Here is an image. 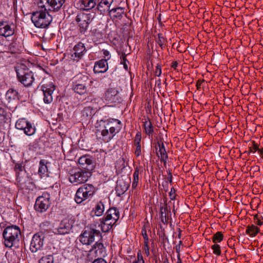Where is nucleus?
Listing matches in <instances>:
<instances>
[{
	"label": "nucleus",
	"mask_w": 263,
	"mask_h": 263,
	"mask_svg": "<svg viewBox=\"0 0 263 263\" xmlns=\"http://www.w3.org/2000/svg\"><path fill=\"white\" fill-rule=\"evenodd\" d=\"M21 235L20 228L16 226L6 227L3 233L4 245L6 247L11 248L19 241Z\"/></svg>",
	"instance_id": "f03ea898"
},
{
	"label": "nucleus",
	"mask_w": 263,
	"mask_h": 263,
	"mask_svg": "<svg viewBox=\"0 0 263 263\" xmlns=\"http://www.w3.org/2000/svg\"><path fill=\"white\" fill-rule=\"evenodd\" d=\"M141 139V135L139 133H137L135 139V145L140 144Z\"/></svg>",
	"instance_id": "49530a36"
},
{
	"label": "nucleus",
	"mask_w": 263,
	"mask_h": 263,
	"mask_svg": "<svg viewBox=\"0 0 263 263\" xmlns=\"http://www.w3.org/2000/svg\"><path fill=\"white\" fill-rule=\"evenodd\" d=\"M143 126L146 134L148 136L152 135L154 132L153 126L149 119L145 120Z\"/></svg>",
	"instance_id": "c756f323"
},
{
	"label": "nucleus",
	"mask_w": 263,
	"mask_h": 263,
	"mask_svg": "<svg viewBox=\"0 0 263 263\" xmlns=\"http://www.w3.org/2000/svg\"><path fill=\"white\" fill-rule=\"evenodd\" d=\"M139 181V171L136 170L133 174V181L132 183V187L135 189Z\"/></svg>",
	"instance_id": "c9c22d12"
},
{
	"label": "nucleus",
	"mask_w": 263,
	"mask_h": 263,
	"mask_svg": "<svg viewBox=\"0 0 263 263\" xmlns=\"http://www.w3.org/2000/svg\"><path fill=\"white\" fill-rule=\"evenodd\" d=\"M223 235L220 232H217L213 236V241L214 243L220 242L223 239Z\"/></svg>",
	"instance_id": "e433bc0d"
},
{
	"label": "nucleus",
	"mask_w": 263,
	"mask_h": 263,
	"mask_svg": "<svg viewBox=\"0 0 263 263\" xmlns=\"http://www.w3.org/2000/svg\"><path fill=\"white\" fill-rule=\"evenodd\" d=\"M98 233V230L88 228L80 235L79 240L83 245H89L94 241L95 237Z\"/></svg>",
	"instance_id": "1a4fd4ad"
},
{
	"label": "nucleus",
	"mask_w": 263,
	"mask_h": 263,
	"mask_svg": "<svg viewBox=\"0 0 263 263\" xmlns=\"http://www.w3.org/2000/svg\"><path fill=\"white\" fill-rule=\"evenodd\" d=\"M102 205L103 206V209H104V204L103 203H102Z\"/></svg>",
	"instance_id": "0e129e2a"
},
{
	"label": "nucleus",
	"mask_w": 263,
	"mask_h": 263,
	"mask_svg": "<svg viewBox=\"0 0 263 263\" xmlns=\"http://www.w3.org/2000/svg\"><path fill=\"white\" fill-rule=\"evenodd\" d=\"M104 210H103L101 212L100 211V213H103Z\"/></svg>",
	"instance_id": "338daca9"
},
{
	"label": "nucleus",
	"mask_w": 263,
	"mask_h": 263,
	"mask_svg": "<svg viewBox=\"0 0 263 263\" xmlns=\"http://www.w3.org/2000/svg\"><path fill=\"white\" fill-rule=\"evenodd\" d=\"M92 263H99V259H96Z\"/></svg>",
	"instance_id": "bf43d9fd"
},
{
	"label": "nucleus",
	"mask_w": 263,
	"mask_h": 263,
	"mask_svg": "<svg viewBox=\"0 0 263 263\" xmlns=\"http://www.w3.org/2000/svg\"><path fill=\"white\" fill-rule=\"evenodd\" d=\"M50 204L49 195L45 194L36 199L34 208L36 211L42 213L45 212L49 208Z\"/></svg>",
	"instance_id": "9b49d317"
},
{
	"label": "nucleus",
	"mask_w": 263,
	"mask_h": 263,
	"mask_svg": "<svg viewBox=\"0 0 263 263\" xmlns=\"http://www.w3.org/2000/svg\"><path fill=\"white\" fill-rule=\"evenodd\" d=\"M96 213H97V212H95L96 215H97V216H99V215H98V214H97Z\"/></svg>",
	"instance_id": "69168bd1"
},
{
	"label": "nucleus",
	"mask_w": 263,
	"mask_h": 263,
	"mask_svg": "<svg viewBox=\"0 0 263 263\" xmlns=\"http://www.w3.org/2000/svg\"><path fill=\"white\" fill-rule=\"evenodd\" d=\"M17 182L20 187L25 190L26 192L29 193L30 191L33 190L34 187V184L26 175H25V176H18Z\"/></svg>",
	"instance_id": "2eb2a0df"
},
{
	"label": "nucleus",
	"mask_w": 263,
	"mask_h": 263,
	"mask_svg": "<svg viewBox=\"0 0 263 263\" xmlns=\"http://www.w3.org/2000/svg\"><path fill=\"white\" fill-rule=\"evenodd\" d=\"M38 173L41 178L48 176V168L44 160L40 161Z\"/></svg>",
	"instance_id": "a878e982"
},
{
	"label": "nucleus",
	"mask_w": 263,
	"mask_h": 263,
	"mask_svg": "<svg viewBox=\"0 0 263 263\" xmlns=\"http://www.w3.org/2000/svg\"><path fill=\"white\" fill-rule=\"evenodd\" d=\"M122 64H123L124 65V68L126 69V70H127L128 69V66H127V65L126 64V62H124V63H122Z\"/></svg>",
	"instance_id": "13d9d810"
},
{
	"label": "nucleus",
	"mask_w": 263,
	"mask_h": 263,
	"mask_svg": "<svg viewBox=\"0 0 263 263\" xmlns=\"http://www.w3.org/2000/svg\"><path fill=\"white\" fill-rule=\"evenodd\" d=\"M73 224V219L72 217H67L62 220L60 226L57 229V233L64 235L68 233L72 228Z\"/></svg>",
	"instance_id": "4468645a"
},
{
	"label": "nucleus",
	"mask_w": 263,
	"mask_h": 263,
	"mask_svg": "<svg viewBox=\"0 0 263 263\" xmlns=\"http://www.w3.org/2000/svg\"><path fill=\"white\" fill-rule=\"evenodd\" d=\"M156 83L158 84V85H159L161 84V80L160 79H158L156 81Z\"/></svg>",
	"instance_id": "052dcab7"
},
{
	"label": "nucleus",
	"mask_w": 263,
	"mask_h": 263,
	"mask_svg": "<svg viewBox=\"0 0 263 263\" xmlns=\"http://www.w3.org/2000/svg\"><path fill=\"white\" fill-rule=\"evenodd\" d=\"M114 124L109 127V132L107 129H102L101 135L103 136V141L108 142L115 136L116 133H119L121 129V122L117 119H112Z\"/></svg>",
	"instance_id": "0eeeda50"
},
{
	"label": "nucleus",
	"mask_w": 263,
	"mask_h": 263,
	"mask_svg": "<svg viewBox=\"0 0 263 263\" xmlns=\"http://www.w3.org/2000/svg\"><path fill=\"white\" fill-rule=\"evenodd\" d=\"M96 191L95 187L91 184H86L80 187L75 195V201L81 203L83 201L92 197Z\"/></svg>",
	"instance_id": "20e7f679"
},
{
	"label": "nucleus",
	"mask_w": 263,
	"mask_h": 263,
	"mask_svg": "<svg viewBox=\"0 0 263 263\" xmlns=\"http://www.w3.org/2000/svg\"><path fill=\"white\" fill-rule=\"evenodd\" d=\"M119 9L121 10V9L120 8H117V9H112L111 10V11H116V10H119Z\"/></svg>",
	"instance_id": "680f3d73"
},
{
	"label": "nucleus",
	"mask_w": 263,
	"mask_h": 263,
	"mask_svg": "<svg viewBox=\"0 0 263 263\" xmlns=\"http://www.w3.org/2000/svg\"><path fill=\"white\" fill-rule=\"evenodd\" d=\"M165 40L164 37L160 35V34L158 35V39L157 40V43L162 48L163 46Z\"/></svg>",
	"instance_id": "a19ab883"
},
{
	"label": "nucleus",
	"mask_w": 263,
	"mask_h": 263,
	"mask_svg": "<svg viewBox=\"0 0 263 263\" xmlns=\"http://www.w3.org/2000/svg\"><path fill=\"white\" fill-rule=\"evenodd\" d=\"M98 68H99V61H96L95 62V66H94V69H93V71H94V72L95 73L99 72V71L97 69Z\"/></svg>",
	"instance_id": "09e8293b"
},
{
	"label": "nucleus",
	"mask_w": 263,
	"mask_h": 263,
	"mask_svg": "<svg viewBox=\"0 0 263 263\" xmlns=\"http://www.w3.org/2000/svg\"><path fill=\"white\" fill-rule=\"evenodd\" d=\"M121 64L123 63H124V62H126V61H127V59L126 58V55L125 53H123L122 55V57L121 58Z\"/></svg>",
	"instance_id": "603ef678"
},
{
	"label": "nucleus",
	"mask_w": 263,
	"mask_h": 263,
	"mask_svg": "<svg viewBox=\"0 0 263 263\" xmlns=\"http://www.w3.org/2000/svg\"><path fill=\"white\" fill-rule=\"evenodd\" d=\"M117 184L116 187V191L118 196L123 194L128 189L129 185L128 182L120 179L117 181Z\"/></svg>",
	"instance_id": "4be33fe9"
},
{
	"label": "nucleus",
	"mask_w": 263,
	"mask_h": 263,
	"mask_svg": "<svg viewBox=\"0 0 263 263\" xmlns=\"http://www.w3.org/2000/svg\"><path fill=\"white\" fill-rule=\"evenodd\" d=\"M79 163L82 165L83 167L86 169L87 171H92L93 165L92 164V160L86 156H82L79 159Z\"/></svg>",
	"instance_id": "5701e85b"
},
{
	"label": "nucleus",
	"mask_w": 263,
	"mask_h": 263,
	"mask_svg": "<svg viewBox=\"0 0 263 263\" xmlns=\"http://www.w3.org/2000/svg\"><path fill=\"white\" fill-rule=\"evenodd\" d=\"M113 0H101L100 2V7L102 9H100L101 13H104L109 11L110 6L112 3Z\"/></svg>",
	"instance_id": "cd10ccee"
},
{
	"label": "nucleus",
	"mask_w": 263,
	"mask_h": 263,
	"mask_svg": "<svg viewBox=\"0 0 263 263\" xmlns=\"http://www.w3.org/2000/svg\"><path fill=\"white\" fill-rule=\"evenodd\" d=\"M259 149L258 148V146L254 143H253V145L250 147V151L252 153H255L256 151H258Z\"/></svg>",
	"instance_id": "de8ad7c7"
},
{
	"label": "nucleus",
	"mask_w": 263,
	"mask_h": 263,
	"mask_svg": "<svg viewBox=\"0 0 263 263\" xmlns=\"http://www.w3.org/2000/svg\"><path fill=\"white\" fill-rule=\"evenodd\" d=\"M14 33V29L7 22H0V35L5 37L11 36Z\"/></svg>",
	"instance_id": "f3484780"
},
{
	"label": "nucleus",
	"mask_w": 263,
	"mask_h": 263,
	"mask_svg": "<svg viewBox=\"0 0 263 263\" xmlns=\"http://www.w3.org/2000/svg\"><path fill=\"white\" fill-rule=\"evenodd\" d=\"M14 170L17 175V179H18V176H22L21 175L23 174L25 175V173L23 171V167L21 164L18 163L16 164Z\"/></svg>",
	"instance_id": "4c0bfd02"
},
{
	"label": "nucleus",
	"mask_w": 263,
	"mask_h": 263,
	"mask_svg": "<svg viewBox=\"0 0 263 263\" xmlns=\"http://www.w3.org/2000/svg\"><path fill=\"white\" fill-rule=\"evenodd\" d=\"M142 235L144 240V243L146 244V247H147V244L148 243V238L146 234L145 230H142Z\"/></svg>",
	"instance_id": "37998d69"
},
{
	"label": "nucleus",
	"mask_w": 263,
	"mask_h": 263,
	"mask_svg": "<svg viewBox=\"0 0 263 263\" xmlns=\"http://www.w3.org/2000/svg\"><path fill=\"white\" fill-rule=\"evenodd\" d=\"M98 242H96L94 246L92 247V249L90 250V252L94 251L95 253H96L97 252V250H96L97 247L98 246Z\"/></svg>",
	"instance_id": "3c124183"
},
{
	"label": "nucleus",
	"mask_w": 263,
	"mask_h": 263,
	"mask_svg": "<svg viewBox=\"0 0 263 263\" xmlns=\"http://www.w3.org/2000/svg\"><path fill=\"white\" fill-rule=\"evenodd\" d=\"M113 119H106L104 118L100 120V126L104 128L103 129H107L109 132V127L111 126L114 124V122L112 121Z\"/></svg>",
	"instance_id": "c85d7f7f"
},
{
	"label": "nucleus",
	"mask_w": 263,
	"mask_h": 263,
	"mask_svg": "<svg viewBox=\"0 0 263 263\" xmlns=\"http://www.w3.org/2000/svg\"><path fill=\"white\" fill-rule=\"evenodd\" d=\"M6 96L8 98L12 99H15L18 98V92L13 89H9L6 93Z\"/></svg>",
	"instance_id": "f704fd0d"
},
{
	"label": "nucleus",
	"mask_w": 263,
	"mask_h": 263,
	"mask_svg": "<svg viewBox=\"0 0 263 263\" xmlns=\"http://www.w3.org/2000/svg\"><path fill=\"white\" fill-rule=\"evenodd\" d=\"M99 209H100V210H101V205H100Z\"/></svg>",
	"instance_id": "774afa93"
},
{
	"label": "nucleus",
	"mask_w": 263,
	"mask_h": 263,
	"mask_svg": "<svg viewBox=\"0 0 263 263\" xmlns=\"http://www.w3.org/2000/svg\"><path fill=\"white\" fill-rule=\"evenodd\" d=\"M262 216L258 215H256L254 216V222L258 226H261L263 222L261 221Z\"/></svg>",
	"instance_id": "ea45409f"
},
{
	"label": "nucleus",
	"mask_w": 263,
	"mask_h": 263,
	"mask_svg": "<svg viewBox=\"0 0 263 263\" xmlns=\"http://www.w3.org/2000/svg\"><path fill=\"white\" fill-rule=\"evenodd\" d=\"M65 0H51L53 11H58L62 7Z\"/></svg>",
	"instance_id": "2f4dec72"
},
{
	"label": "nucleus",
	"mask_w": 263,
	"mask_h": 263,
	"mask_svg": "<svg viewBox=\"0 0 263 263\" xmlns=\"http://www.w3.org/2000/svg\"><path fill=\"white\" fill-rule=\"evenodd\" d=\"M139 263H144V261L143 256L140 252H138L137 254V259L135 260Z\"/></svg>",
	"instance_id": "c03bdc74"
},
{
	"label": "nucleus",
	"mask_w": 263,
	"mask_h": 263,
	"mask_svg": "<svg viewBox=\"0 0 263 263\" xmlns=\"http://www.w3.org/2000/svg\"><path fill=\"white\" fill-rule=\"evenodd\" d=\"M160 218L161 222L164 224L168 222L169 219V215H171V209L168 208L167 204H165L160 208Z\"/></svg>",
	"instance_id": "b1692460"
},
{
	"label": "nucleus",
	"mask_w": 263,
	"mask_h": 263,
	"mask_svg": "<svg viewBox=\"0 0 263 263\" xmlns=\"http://www.w3.org/2000/svg\"><path fill=\"white\" fill-rule=\"evenodd\" d=\"M44 234L40 233H36L33 236L30 247L32 252H36L41 250L44 244Z\"/></svg>",
	"instance_id": "ddd939ff"
},
{
	"label": "nucleus",
	"mask_w": 263,
	"mask_h": 263,
	"mask_svg": "<svg viewBox=\"0 0 263 263\" xmlns=\"http://www.w3.org/2000/svg\"><path fill=\"white\" fill-rule=\"evenodd\" d=\"M73 51V53L71 55V59L77 62L86 51V48L83 43H79L74 46Z\"/></svg>",
	"instance_id": "dca6fc26"
},
{
	"label": "nucleus",
	"mask_w": 263,
	"mask_h": 263,
	"mask_svg": "<svg viewBox=\"0 0 263 263\" xmlns=\"http://www.w3.org/2000/svg\"><path fill=\"white\" fill-rule=\"evenodd\" d=\"M106 255L105 248L101 243H100V263H107V261L102 258L105 257Z\"/></svg>",
	"instance_id": "473e14b6"
},
{
	"label": "nucleus",
	"mask_w": 263,
	"mask_h": 263,
	"mask_svg": "<svg viewBox=\"0 0 263 263\" xmlns=\"http://www.w3.org/2000/svg\"><path fill=\"white\" fill-rule=\"evenodd\" d=\"M37 6L39 9L53 11L51 0H39Z\"/></svg>",
	"instance_id": "393cba45"
},
{
	"label": "nucleus",
	"mask_w": 263,
	"mask_h": 263,
	"mask_svg": "<svg viewBox=\"0 0 263 263\" xmlns=\"http://www.w3.org/2000/svg\"><path fill=\"white\" fill-rule=\"evenodd\" d=\"M119 218V212L114 208L109 209L106 213L105 218L101 221V230L107 232L111 228Z\"/></svg>",
	"instance_id": "7ed1b4c3"
},
{
	"label": "nucleus",
	"mask_w": 263,
	"mask_h": 263,
	"mask_svg": "<svg viewBox=\"0 0 263 263\" xmlns=\"http://www.w3.org/2000/svg\"><path fill=\"white\" fill-rule=\"evenodd\" d=\"M118 91L115 88H108L105 92L104 99L106 101L115 102L118 100Z\"/></svg>",
	"instance_id": "6ab92c4d"
},
{
	"label": "nucleus",
	"mask_w": 263,
	"mask_h": 263,
	"mask_svg": "<svg viewBox=\"0 0 263 263\" xmlns=\"http://www.w3.org/2000/svg\"><path fill=\"white\" fill-rule=\"evenodd\" d=\"M161 74V66L158 65L155 69V75L157 77H160Z\"/></svg>",
	"instance_id": "a18cd8bd"
},
{
	"label": "nucleus",
	"mask_w": 263,
	"mask_h": 263,
	"mask_svg": "<svg viewBox=\"0 0 263 263\" xmlns=\"http://www.w3.org/2000/svg\"><path fill=\"white\" fill-rule=\"evenodd\" d=\"M31 21L34 26L39 28H45L52 21V17L48 11L39 9L32 14Z\"/></svg>",
	"instance_id": "f257e3e1"
},
{
	"label": "nucleus",
	"mask_w": 263,
	"mask_h": 263,
	"mask_svg": "<svg viewBox=\"0 0 263 263\" xmlns=\"http://www.w3.org/2000/svg\"><path fill=\"white\" fill-rule=\"evenodd\" d=\"M259 231V229L257 227L252 224L247 227L246 233L251 237H254L257 235Z\"/></svg>",
	"instance_id": "7c9ffc66"
},
{
	"label": "nucleus",
	"mask_w": 263,
	"mask_h": 263,
	"mask_svg": "<svg viewBox=\"0 0 263 263\" xmlns=\"http://www.w3.org/2000/svg\"><path fill=\"white\" fill-rule=\"evenodd\" d=\"M0 115L4 117H5L6 116V111L4 109H3V108H1V107H0Z\"/></svg>",
	"instance_id": "8fccbe9b"
},
{
	"label": "nucleus",
	"mask_w": 263,
	"mask_h": 263,
	"mask_svg": "<svg viewBox=\"0 0 263 263\" xmlns=\"http://www.w3.org/2000/svg\"><path fill=\"white\" fill-rule=\"evenodd\" d=\"M96 209L98 211H99V204H97L96 206Z\"/></svg>",
	"instance_id": "e2e57ef3"
},
{
	"label": "nucleus",
	"mask_w": 263,
	"mask_h": 263,
	"mask_svg": "<svg viewBox=\"0 0 263 263\" xmlns=\"http://www.w3.org/2000/svg\"><path fill=\"white\" fill-rule=\"evenodd\" d=\"M156 153L161 161L166 163L168 158L164 144L162 142H158L156 145Z\"/></svg>",
	"instance_id": "a211bd4d"
},
{
	"label": "nucleus",
	"mask_w": 263,
	"mask_h": 263,
	"mask_svg": "<svg viewBox=\"0 0 263 263\" xmlns=\"http://www.w3.org/2000/svg\"><path fill=\"white\" fill-rule=\"evenodd\" d=\"M15 127L24 131L27 136H32L35 133V128L34 125L25 118L18 119L15 123Z\"/></svg>",
	"instance_id": "6e6552de"
},
{
	"label": "nucleus",
	"mask_w": 263,
	"mask_h": 263,
	"mask_svg": "<svg viewBox=\"0 0 263 263\" xmlns=\"http://www.w3.org/2000/svg\"><path fill=\"white\" fill-rule=\"evenodd\" d=\"M201 82L199 80H198L197 82V84H196V86L198 88H200V86H201Z\"/></svg>",
	"instance_id": "6e6d98bb"
},
{
	"label": "nucleus",
	"mask_w": 263,
	"mask_h": 263,
	"mask_svg": "<svg viewBox=\"0 0 263 263\" xmlns=\"http://www.w3.org/2000/svg\"><path fill=\"white\" fill-rule=\"evenodd\" d=\"M72 88L75 92L79 95H83L86 92V86L84 83L75 82L73 84Z\"/></svg>",
	"instance_id": "bb28decb"
},
{
	"label": "nucleus",
	"mask_w": 263,
	"mask_h": 263,
	"mask_svg": "<svg viewBox=\"0 0 263 263\" xmlns=\"http://www.w3.org/2000/svg\"><path fill=\"white\" fill-rule=\"evenodd\" d=\"M90 172L82 170L72 171L69 176V181L74 185L83 183L90 176Z\"/></svg>",
	"instance_id": "39448f33"
},
{
	"label": "nucleus",
	"mask_w": 263,
	"mask_h": 263,
	"mask_svg": "<svg viewBox=\"0 0 263 263\" xmlns=\"http://www.w3.org/2000/svg\"><path fill=\"white\" fill-rule=\"evenodd\" d=\"M95 14L93 13H85L82 12L77 15L76 21L81 28L85 29L95 17Z\"/></svg>",
	"instance_id": "f8f14e48"
},
{
	"label": "nucleus",
	"mask_w": 263,
	"mask_h": 263,
	"mask_svg": "<svg viewBox=\"0 0 263 263\" xmlns=\"http://www.w3.org/2000/svg\"><path fill=\"white\" fill-rule=\"evenodd\" d=\"M102 52L104 55V58L100 60V73H104L106 72L108 68L107 61L110 59V55L109 52L106 50H102Z\"/></svg>",
	"instance_id": "412c9836"
},
{
	"label": "nucleus",
	"mask_w": 263,
	"mask_h": 263,
	"mask_svg": "<svg viewBox=\"0 0 263 263\" xmlns=\"http://www.w3.org/2000/svg\"><path fill=\"white\" fill-rule=\"evenodd\" d=\"M212 249L215 254L217 255H220L221 254L220 247L219 245L217 244L214 245L212 246Z\"/></svg>",
	"instance_id": "58836bf2"
},
{
	"label": "nucleus",
	"mask_w": 263,
	"mask_h": 263,
	"mask_svg": "<svg viewBox=\"0 0 263 263\" xmlns=\"http://www.w3.org/2000/svg\"><path fill=\"white\" fill-rule=\"evenodd\" d=\"M96 4L95 0H79L77 6L81 10H88L93 8Z\"/></svg>",
	"instance_id": "aec40b11"
},
{
	"label": "nucleus",
	"mask_w": 263,
	"mask_h": 263,
	"mask_svg": "<svg viewBox=\"0 0 263 263\" xmlns=\"http://www.w3.org/2000/svg\"><path fill=\"white\" fill-rule=\"evenodd\" d=\"M136 149L135 152V154L137 157H139L141 154V144H136Z\"/></svg>",
	"instance_id": "79ce46f5"
},
{
	"label": "nucleus",
	"mask_w": 263,
	"mask_h": 263,
	"mask_svg": "<svg viewBox=\"0 0 263 263\" xmlns=\"http://www.w3.org/2000/svg\"><path fill=\"white\" fill-rule=\"evenodd\" d=\"M16 72L18 81L25 86H30L34 81L32 72L28 69L16 68Z\"/></svg>",
	"instance_id": "423d86ee"
},
{
	"label": "nucleus",
	"mask_w": 263,
	"mask_h": 263,
	"mask_svg": "<svg viewBox=\"0 0 263 263\" xmlns=\"http://www.w3.org/2000/svg\"><path fill=\"white\" fill-rule=\"evenodd\" d=\"M41 89L43 93V101L46 104H49L53 100L52 93L55 90V85L52 82L44 83Z\"/></svg>",
	"instance_id": "9d476101"
},
{
	"label": "nucleus",
	"mask_w": 263,
	"mask_h": 263,
	"mask_svg": "<svg viewBox=\"0 0 263 263\" xmlns=\"http://www.w3.org/2000/svg\"><path fill=\"white\" fill-rule=\"evenodd\" d=\"M53 256L51 255H46L42 257L39 263H53Z\"/></svg>",
	"instance_id": "72a5a7b5"
},
{
	"label": "nucleus",
	"mask_w": 263,
	"mask_h": 263,
	"mask_svg": "<svg viewBox=\"0 0 263 263\" xmlns=\"http://www.w3.org/2000/svg\"><path fill=\"white\" fill-rule=\"evenodd\" d=\"M145 253L148 255L149 254V249H148V246H147V247H146V244H145Z\"/></svg>",
	"instance_id": "5fc2aeb1"
},
{
	"label": "nucleus",
	"mask_w": 263,
	"mask_h": 263,
	"mask_svg": "<svg viewBox=\"0 0 263 263\" xmlns=\"http://www.w3.org/2000/svg\"><path fill=\"white\" fill-rule=\"evenodd\" d=\"M258 153H259V154L262 156V157L263 158V148L262 149H259L258 150Z\"/></svg>",
	"instance_id": "4d7b16f0"
},
{
	"label": "nucleus",
	"mask_w": 263,
	"mask_h": 263,
	"mask_svg": "<svg viewBox=\"0 0 263 263\" xmlns=\"http://www.w3.org/2000/svg\"><path fill=\"white\" fill-rule=\"evenodd\" d=\"M178 63L175 61L172 63V67L174 69H176V67H177Z\"/></svg>",
	"instance_id": "864d4df0"
}]
</instances>
